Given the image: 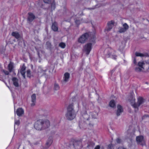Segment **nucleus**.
I'll list each match as a JSON object with an SVG mask.
<instances>
[{
	"instance_id": "obj_1",
	"label": "nucleus",
	"mask_w": 149,
	"mask_h": 149,
	"mask_svg": "<svg viewBox=\"0 0 149 149\" xmlns=\"http://www.w3.org/2000/svg\"><path fill=\"white\" fill-rule=\"evenodd\" d=\"M135 100L134 97L132 94L131 95L129 99L127 100L128 102L130 103L134 109L135 112H136L138 111L139 107L144 102L145 100L142 97H140L138 99L137 103H135Z\"/></svg>"
},
{
	"instance_id": "obj_2",
	"label": "nucleus",
	"mask_w": 149,
	"mask_h": 149,
	"mask_svg": "<svg viewBox=\"0 0 149 149\" xmlns=\"http://www.w3.org/2000/svg\"><path fill=\"white\" fill-rule=\"evenodd\" d=\"M75 116L74 110L73 107V104L69 105L67 108V112L66 114L67 118L69 120H72Z\"/></svg>"
},
{
	"instance_id": "obj_3",
	"label": "nucleus",
	"mask_w": 149,
	"mask_h": 149,
	"mask_svg": "<svg viewBox=\"0 0 149 149\" xmlns=\"http://www.w3.org/2000/svg\"><path fill=\"white\" fill-rule=\"evenodd\" d=\"M42 119L39 120L36 122L34 125L35 129L38 130H42Z\"/></svg>"
},
{
	"instance_id": "obj_4",
	"label": "nucleus",
	"mask_w": 149,
	"mask_h": 149,
	"mask_svg": "<svg viewBox=\"0 0 149 149\" xmlns=\"http://www.w3.org/2000/svg\"><path fill=\"white\" fill-rule=\"evenodd\" d=\"M92 48V44L91 43H87L84 47L83 51L88 55L89 54Z\"/></svg>"
},
{
	"instance_id": "obj_5",
	"label": "nucleus",
	"mask_w": 149,
	"mask_h": 149,
	"mask_svg": "<svg viewBox=\"0 0 149 149\" xmlns=\"http://www.w3.org/2000/svg\"><path fill=\"white\" fill-rule=\"evenodd\" d=\"M136 140L138 144L142 146L146 145L145 141L143 136L141 135L136 136Z\"/></svg>"
},
{
	"instance_id": "obj_6",
	"label": "nucleus",
	"mask_w": 149,
	"mask_h": 149,
	"mask_svg": "<svg viewBox=\"0 0 149 149\" xmlns=\"http://www.w3.org/2000/svg\"><path fill=\"white\" fill-rule=\"evenodd\" d=\"M89 37L87 33H86L82 35L78 39V42L81 43H84L87 40Z\"/></svg>"
},
{
	"instance_id": "obj_7",
	"label": "nucleus",
	"mask_w": 149,
	"mask_h": 149,
	"mask_svg": "<svg viewBox=\"0 0 149 149\" xmlns=\"http://www.w3.org/2000/svg\"><path fill=\"white\" fill-rule=\"evenodd\" d=\"M114 25V22L113 21H111L108 23L107 27L105 29L104 31H109L111 29Z\"/></svg>"
},
{
	"instance_id": "obj_8",
	"label": "nucleus",
	"mask_w": 149,
	"mask_h": 149,
	"mask_svg": "<svg viewBox=\"0 0 149 149\" xmlns=\"http://www.w3.org/2000/svg\"><path fill=\"white\" fill-rule=\"evenodd\" d=\"M50 125V122L49 120H42V130H44L49 127Z\"/></svg>"
},
{
	"instance_id": "obj_9",
	"label": "nucleus",
	"mask_w": 149,
	"mask_h": 149,
	"mask_svg": "<svg viewBox=\"0 0 149 149\" xmlns=\"http://www.w3.org/2000/svg\"><path fill=\"white\" fill-rule=\"evenodd\" d=\"M123 27L120 28L118 32L120 33H124L129 28L128 25L126 23L123 25Z\"/></svg>"
},
{
	"instance_id": "obj_10",
	"label": "nucleus",
	"mask_w": 149,
	"mask_h": 149,
	"mask_svg": "<svg viewBox=\"0 0 149 149\" xmlns=\"http://www.w3.org/2000/svg\"><path fill=\"white\" fill-rule=\"evenodd\" d=\"M72 146H74L75 148L80 149L82 147L81 142L79 141H76Z\"/></svg>"
},
{
	"instance_id": "obj_11",
	"label": "nucleus",
	"mask_w": 149,
	"mask_h": 149,
	"mask_svg": "<svg viewBox=\"0 0 149 149\" xmlns=\"http://www.w3.org/2000/svg\"><path fill=\"white\" fill-rule=\"evenodd\" d=\"M28 15V20L30 22L32 21L35 18V16L31 13H29Z\"/></svg>"
},
{
	"instance_id": "obj_12",
	"label": "nucleus",
	"mask_w": 149,
	"mask_h": 149,
	"mask_svg": "<svg viewBox=\"0 0 149 149\" xmlns=\"http://www.w3.org/2000/svg\"><path fill=\"white\" fill-rule=\"evenodd\" d=\"M117 108L116 114L117 116H119L120 115V113L123 112V109L122 106L120 105H117Z\"/></svg>"
},
{
	"instance_id": "obj_13",
	"label": "nucleus",
	"mask_w": 149,
	"mask_h": 149,
	"mask_svg": "<svg viewBox=\"0 0 149 149\" xmlns=\"http://www.w3.org/2000/svg\"><path fill=\"white\" fill-rule=\"evenodd\" d=\"M16 113L17 115L20 116L24 113V110L22 108H19L17 110Z\"/></svg>"
},
{
	"instance_id": "obj_14",
	"label": "nucleus",
	"mask_w": 149,
	"mask_h": 149,
	"mask_svg": "<svg viewBox=\"0 0 149 149\" xmlns=\"http://www.w3.org/2000/svg\"><path fill=\"white\" fill-rule=\"evenodd\" d=\"M12 81L14 85L16 87L19 86V80L16 77H13L12 78Z\"/></svg>"
},
{
	"instance_id": "obj_15",
	"label": "nucleus",
	"mask_w": 149,
	"mask_h": 149,
	"mask_svg": "<svg viewBox=\"0 0 149 149\" xmlns=\"http://www.w3.org/2000/svg\"><path fill=\"white\" fill-rule=\"evenodd\" d=\"M52 142V137H49L46 144L45 148H48L51 144Z\"/></svg>"
},
{
	"instance_id": "obj_16",
	"label": "nucleus",
	"mask_w": 149,
	"mask_h": 149,
	"mask_svg": "<svg viewBox=\"0 0 149 149\" xmlns=\"http://www.w3.org/2000/svg\"><path fill=\"white\" fill-rule=\"evenodd\" d=\"M25 67L24 65H23L21 68L20 70V73L22 76H23V77L24 79L25 78Z\"/></svg>"
},
{
	"instance_id": "obj_17",
	"label": "nucleus",
	"mask_w": 149,
	"mask_h": 149,
	"mask_svg": "<svg viewBox=\"0 0 149 149\" xmlns=\"http://www.w3.org/2000/svg\"><path fill=\"white\" fill-rule=\"evenodd\" d=\"M31 102L32 103L31 104L32 106H34L35 104L36 100V95L35 94H33L31 96Z\"/></svg>"
},
{
	"instance_id": "obj_18",
	"label": "nucleus",
	"mask_w": 149,
	"mask_h": 149,
	"mask_svg": "<svg viewBox=\"0 0 149 149\" xmlns=\"http://www.w3.org/2000/svg\"><path fill=\"white\" fill-rule=\"evenodd\" d=\"M52 29L54 31H57L58 30L57 23L54 22L52 24Z\"/></svg>"
},
{
	"instance_id": "obj_19",
	"label": "nucleus",
	"mask_w": 149,
	"mask_h": 149,
	"mask_svg": "<svg viewBox=\"0 0 149 149\" xmlns=\"http://www.w3.org/2000/svg\"><path fill=\"white\" fill-rule=\"evenodd\" d=\"M70 77V74L68 72L65 73L64 74L63 77V79L64 81L66 82L68 81Z\"/></svg>"
},
{
	"instance_id": "obj_20",
	"label": "nucleus",
	"mask_w": 149,
	"mask_h": 149,
	"mask_svg": "<svg viewBox=\"0 0 149 149\" xmlns=\"http://www.w3.org/2000/svg\"><path fill=\"white\" fill-rule=\"evenodd\" d=\"M12 35L17 39L19 38L20 37L19 34L18 32L16 31L13 32L12 33Z\"/></svg>"
},
{
	"instance_id": "obj_21",
	"label": "nucleus",
	"mask_w": 149,
	"mask_h": 149,
	"mask_svg": "<svg viewBox=\"0 0 149 149\" xmlns=\"http://www.w3.org/2000/svg\"><path fill=\"white\" fill-rule=\"evenodd\" d=\"M13 64L11 62H10L8 66V69L10 72L13 71Z\"/></svg>"
},
{
	"instance_id": "obj_22",
	"label": "nucleus",
	"mask_w": 149,
	"mask_h": 149,
	"mask_svg": "<svg viewBox=\"0 0 149 149\" xmlns=\"http://www.w3.org/2000/svg\"><path fill=\"white\" fill-rule=\"evenodd\" d=\"M95 145L94 143L92 141H89L88 143V145L87 146L88 148L90 149L94 146Z\"/></svg>"
},
{
	"instance_id": "obj_23",
	"label": "nucleus",
	"mask_w": 149,
	"mask_h": 149,
	"mask_svg": "<svg viewBox=\"0 0 149 149\" xmlns=\"http://www.w3.org/2000/svg\"><path fill=\"white\" fill-rule=\"evenodd\" d=\"M109 106L111 107H114L115 106V103L114 101L113 100H111L109 103Z\"/></svg>"
},
{
	"instance_id": "obj_24",
	"label": "nucleus",
	"mask_w": 149,
	"mask_h": 149,
	"mask_svg": "<svg viewBox=\"0 0 149 149\" xmlns=\"http://www.w3.org/2000/svg\"><path fill=\"white\" fill-rule=\"evenodd\" d=\"M145 63L143 61L142 62H139L138 63V66L143 69H144L143 67V65H144Z\"/></svg>"
},
{
	"instance_id": "obj_25",
	"label": "nucleus",
	"mask_w": 149,
	"mask_h": 149,
	"mask_svg": "<svg viewBox=\"0 0 149 149\" xmlns=\"http://www.w3.org/2000/svg\"><path fill=\"white\" fill-rule=\"evenodd\" d=\"M143 69L139 67H136L135 68V70L136 72H140L142 71V70Z\"/></svg>"
},
{
	"instance_id": "obj_26",
	"label": "nucleus",
	"mask_w": 149,
	"mask_h": 149,
	"mask_svg": "<svg viewBox=\"0 0 149 149\" xmlns=\"http://www.w3.org/2000/svg\"><path fill=\"white\" fill-rule=\"evenodd\" d=\"M60 87L59 85L57 84H55L54 85V89L55 90H58L59 89Z\"/></svg>"
},
{
	"instance_id": "obj_27",
	"label": "nucleus",
	"mask_w": 149,
	"mask_h": 149,
	"mask_svg": "<svg viewBox=\"0 0 149 149\" xmlns=\"http://www.w3.org/2000/svg\"><path fill=\"white\" fill-rule=\"evenodd\" d=\"M135 55L136 56H140V57H143L144 56V55L142 54L136 52L135 53Z\"/></svg>"
},
{
	"instance_id": "obj_28",
	"label": "nucleus",
	"mask_w": 149,
	"mask_h": 149,
	"mask_svg": "<svg viewBox=\"0 0 149 149\" xmlns=\"http://www.w3.org/2000/svg\"><path fill=\"white\" fill-rule=\"evenodd\" d=\"M59 46L62 48H64L65 47V43L63 42H61L59 43Z\"/></svg>"
},
{
	"instance_id": "obj_29",
	"label": "nucleus",
	"mask_w": 149,
	"mask_h": 149,
	"mask_svg": "<svg viewBox=\"0 0 149 149\" xmlns=\"http://www.w3.org/2000/svg\"><path fill=\"white\" fill-rule=\"evenodd\" d=\"M98 115V113L97 112L93 113V114H92V116L93 118H95Z\"/></svg>"
},
{
	"instance_id": "obj_30",
	"label": "nucleus",
	"mask_w": 149,
	"mask_h": 149,
	"mask_svg": "<svg viewBox=\"0 0 149 149\" xmlns=\"http://www.w3.org/2000/svg\"><path fill=\"white\" fill-rule=\"evenodd\" d=\"M55 8V5L54 2H53L51 4V8L52 10H54Z\"/></svg>"
},
{
	"instance_id": "obj_31",
	"label": "nucleus",
	"mask_w": 149,
	"mask_h": 149,
	"mask_svg": "<svg viewBox=\"0 0 149 149\" xmlns=\"http://www.w3.org/2000/svg\"><path fill=\"white\" fill-rule=\"evenodd\" d=\"M1 71L3 72L5 75H8L9 74V72L7 71L3 70H1Z\"/></svg>"
},
{
	"instance_id": "obj_32",
	"label": "nucleus",
	"mask_w": 149,
	"mask_h": 149,
	"mask_svg": "<svg viewBox=\"0 0 149 149\" xmlns=\"http://www.w3.org/2000/svg\"><path fill=\"white\" fill-rule=\"evenodd\" d=\"M31 75V71L30 70H28L27 71V75L28 77H30Z\"/></svg>"
},
{
	"instance_id": "obj_33",
	"label": "nucleus",
	"mask_w": 149,
	"mask_h": 149,
	"mask_svg": "<svg viewBox=\"0 0 149 149\" xmlns=\"http://www.w3.org/2000/svg\"><path fill=\"white\" fill-rule=\"evenodd\" d=\"M113 146L112 144H110L108 146V148L109 149H112L113 148Z\"/></svg>"
},
{
	"instance_id": "obj_34",
	"label": "nucleus",
	"mask_w": 149,
	"mask_h": 149,
	"mask_svg": "<svg viewBox=\"0 0 149 149\" xmlns=\"http://www.w3.org/2000/svg\"><path fill=\"white\" fill-rule=\"evenodd\" d=\"M110 57L111 58L115 60L116 59V55H110Z\"/></svg>"
},
{
	"instance_id": "obj_35",
	"label": "nucleus",
	"mask_w": 149,
	"mask_h": 149,
	"mask_svg": "<svg viewBox=\"0 0 149 149\" xmlns=\"http://www.w3.org/2000/svg\"><path fill=\"white\" fill-rule=\"evenodd\" d=\"M19 123L20 122L19 120L16 121L15 120V125H19Z\"/></svg>"
},
{
	"instance_id": "obj_36",
	"label": "nucleus",
	"mask_w": 149,
	"mask_h": 149,
	"mask_svg": "<svg viewBox=\"0 0 149 149\" xmlns=\"http://www.w3.org/2000/svg\"><path fill=\"white\" fill-rule=\"evenodd\" d=\"M75 22L76 24L77 25H79L81 23L80 20H77L75 21Z\"/></svg>"
},
{
	"instance_id": "obj_37",
	"label": "nucleus",
	"mask_w": 149,
	"mask_h": 149,
	"mask_svg": "<svg viewBox=\"0 0 149 149\" xmlns=\"http://www.w3.org/2000/svg\"><path fill=\"white\" fill-rule=\"evenodd\" d=\"M116 142L117 143H120L121 142V140L119 138H118L116 139Z\"/></svg>"
},
{
	"instance_id": "obj_38",
	"label": "nucleus",
	"mask_w": 149,
	"mask_h": 149,
	"mask_svg": "<svg viewBox=\"0 0 149 149\" xmlns=\"http://www.w3.org/2000/svg\"><path fill=\"white\" fill-rule=\"evenodd\" d=\"M43 1L45 3H49L50 2L51 0H43Z\"/></svg>"
},
{
	"instance_id": "obj_39",
	"label": "nucleus",
	"mask_w": 149,
	"mask_h": 149,
	"mask_svg": "<svg viewBox=\"0 0 149 149\" xmlns=\"http://www.w3.org/2000/svg\"><path fill=\"white\" fill-rule=\"evenodd\" d=\"M100 146L99 145H97L95 147L94 149H100Z\"/></svg>"
},
{
	"instance_id": "obj_40",
	"label": "nucleus",
	"mask_w": 149,
	"mask_h": 149,
	"mask_svg": "<svg viewBox=\"0 0 149 149\" xmlns=\"http://www.w3.org/2000/svg\"><path fill=\"white\" fill-rule=\"evenodd\" d=\"M133 63L135 64H136V59L135 58H134L133 60Z\"/></svg>"
},
{
	"instance_id": "obj_41",
	"label": "nucleus",
	"mask_w": 149,
	"mask_h": 149,
	"mask_svg": "<svg viewBox=\"0 0 149 149\" xmlns=\"http://www.w3.org/2000/svg\"><path fill=\"white\" fill-rule=\"evenodd\" d=\"M146 63L149 64V60H148L146 61Z\"/></svg>"
},
{
	"instance_id": "obj_42",
	"label": "nucleus",
	"mask_w": 149,
	"mask_h": 149,
	"mask_svg": "<svg viewBox=\"0 0 149 149\" xmlns=\"http://www.w3.org/2000/svg\"><path fill=\"white\" fill-rule=\"evenodd\" d=\"M95 8V7H94V8H88V9H94Z\"/></svg>"
},
{
	"instance_id": "obj_43",
	"label": "nucleus",
	"mask_w": 149,
	"mask_h": 149,
	"mask_svg": "<svg viewBox=\"0 0 149 149\" xmlns=\"http://www.w3.org/2000/svg\"><path fill=\"white\" fill-rule=\"evenodd\" d=\"M40 52H38V55L40 57V55H39Z\"/></svg>"
},
{
	"instance_id": "obj_44",
	"label": "nucleus",
	"mask_w": 149,
	"mask_h": 149,
	"mask_svg": "<svg viewBox=\"0 0 149 149\" xmlns=\"http://www.w3.org/2000/svg\"><path fill=\"white\" fill-rule=\"evenodd\" d=\"M79 127H80V128H81V127H80V124H79Z\"/></svg>"
},
{
	"instance_id": "obj_45",
	"label": "nucleus",
	"mask_w": 149,
	"mask_h": 149,
	"mask_svg": "<svg viewBox=\"0 0 149 149\" xmlns=\"http://www.w3.org/2000/svg\"><path fill=\"white\" fill-rule=\"evenodd\" d=\"M0 80H2V81H3V80H1V79H0Z\"/></svg>"
}]
</instances>
